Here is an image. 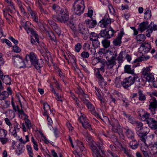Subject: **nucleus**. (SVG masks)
I'll use <instances>...</instances> for the list:
<instances>
[{
	"label": "nucleus",
	"mask_w": 157,
	"mask_h": 157,
	"mask_svg": "<svg viewBox=\"0 0 157 157\" xmlns=\"http://www.w3.org/2000/svg\"><path fill=\"white\" fill-rule=\"evenodd\" d=\"M146 29H147V33L146 34V36L147 37H150L151 34L153 31L157 30V25L152 22L149 24V22L147 21L141 23L138 26V30L142 33Z\"/></svg>",
	"instance_id": "1"
},
{
	"label": "nucleus",
	"mask_w": 157,
	"mask_h": 157,
	"mask_svg": "<svg viewBox=\"0 0 157 157\" xmlns=\"http://www.w3.org/2000/svg\"><path fill=\"white\" fill-rule=\"evenodd\" d=\"M59 14L61 15L58 16L56 15L52 16L54 20L56 21L64 23L69 25L71 27V25H72V21L69 20V15L68 11L66 9Z\"/></svg>",
	"instance_id": "2"
},
{
	"label": "nucleus",
	"mask_w": 157,
	"mask_h": 157,
	"mask_svg": "<svg viewBox=\"0 0 157 157\" xmlns=\"http://www.w3.org/2000/svg\"><path fill=\"white\" fill-rule=\"evenodd\" d=\"M86 141L89 143L90 148L92 152L93 156L101 151L100 147L104 148V147L102 145L96 143L92 139L91 136L86 134L85 135Z\"/></svg>",
	"instance_id": "3"
},
{
	"label": "nucleus",
	"mask_w": 157,
	"mask_h": 157,
	"mask_svg": "<svg viewBox=\"0 0 157 157\" xmlns=\"http://www.w3.org/2000/svg\"><path fill=\"white\" fill-rule=\"evenodd\" d=\"M74 13L77 15H80L83 13L85 7L83 0H76L73 6Z\"/></svg>",
	"instance_id": "4"
},
{
	"label": "nucleus",
	"mask_w": 157,
	"mask_h": 157,
	"mask_svg": "<svg viewBox=\"0 0 157 157\" xmlns=\"http://www.w3.org/2000/svg\"><path fill=\"white\" fill-rule=\"evenodd\" d=\"M33 25L31 23L27 21L26 22L24 26V27L27 33L30 35L31 36H34L35 39L36 41L38 43H39V39L38 35L36 34V32L34 29L32 28Z\"/></svg>",
	"instance_id": "5"
},
{
	"label": "nucleus",
	"mask_w": 157,
	"mask_h": 157,
	"mask_svg": "<svg viewBox=\"0 0 157 157\" xmlns=\"http://www.w3.org/2000/svg\"><path fill=\"white\" fill-rule=\"evenodd\" d=\"M137 129V130L136 131V134L140 138V140L144 143V144H146L145 138L149 132V128L146 127H143L139 129Z\"/></svg>",
	"instance_id": "6"
},
{
	"label": "nucleus",
	"mask_w": 157,
	"mask_h": 157,
	"mask_svg": "<svg viewBox=\"0 0 157 157\" xmlns=\"http://www.w3.org/2000/svg\"><path fill=\"white\" fill-rule=\"evenodd\" d=\"M138 78L137 75H132L128 77L125 78L123 80L122 83V86L124 88L127 89L133 84L135 80Z\"/></svg>",
	"instance_id": "7"
},
{
	"label": "nucleus",
	"mask_w": 157,
	"mask_h": 157,
	"mask_svg": "<svg viewBox=\"0 0 157 157\" xmlns=\"http://www.w3.org/2000/svg\"><path fill=\"white\" fill-rule=\"evenodd\" d=\"M13 59L14 65L18 68H23L26 66L25 63L24 62L22 57L20 56H13Z\"/></svg>",
	"instance_id": "8"
},
{
	"label": "nucleus",
	"mask_w": 157,
	"mask_h": 157,
	"mask_svg": "<svg viewBox=\"0 0 157 157\" xmlns=\"http://www.w3.org/2000/svg\"><path fill=\"white\" fill-rule=\"evenodd\" d=\"M115 60V59H108L107 61H106L104 59H99V60L98 61L97 63L100 62V63L103 64L105 63L106 69L108 70H111L116 64Z\"/></svg>",
	"instance_id": "9"
},
{
	"label": "nucleus",
	"mask_w": 157,
	"mask_h": 157,
	"mask_svg": "<svg viewBox=\"0 0 157 157\" xmlns=\"http://www.w3.org/2000/svg\"><path fill=\"white\" fill-rule=\"evenodd\" d=\"M36 56L33 52H31L28 56H26V67H30L37 60Z\"/></svg>",
	"instance_id": "10"
},
{
	"label": "nucleus",
	"mask_w": 157,
	"mask_h": 157,
	"mask_svg": "<svg viewBox=\"0 0 157 157\" xmlns=\"http://www.w3.org/2000/svg\"><path fill=\"white\" fill-rule=\"evenodd\" d=\"M115 32L112 28L110 27L109 30L104 29L101 30L99 34L100 36L104 38L109 39L113 36Z\"/></svg>",
	"instance_id": "11"
},
{
	"label": "nucleus",
	"mask_w": 157,
	"mask_h": 157,
	"mask_svg": "<svg viewBox=\"0 0 157 157\" xmlns=\"http://www.w3.org/2000/svg\"><path fill=\"white\" fill-rule=\"evenodd\" d=\"M79 119L82 124L83 127L85 129H92L91 125L90 124L89 121L84 116H81Z\"/></svg>",
	"instance_id": "12"
},
{
	"label": "nucleus",
	"mask_w": 157,
	"mask_h": 157,
	"mask_svg": "<svg viewBox=\"0 0 157 157\" xmlns=\"http://www.w3.org/2000/svg\"><path fill=\"white\" fill-rule=\"evenodd\" d=\"M148 109L152 112V114H154L155 109L157 108V101L154 97H151L150 99Z\"/></svg>",
	"instance_id": "13"
},
{
	"label": "nucleus",
	"mask_w": 157,
	"mask_h": 157,
	"mask_svg": "<svg viewBox=\"0 0 157 157\" xmlns=\"http://www.w3.org/2000/svg\"><path fill=\"white\" fill-rule=\"evenodd\" d=\"M44 112L43 113V114L44 116L47 115L48 124H51L53 123L52 121L51 118L49 117L48 114V111L50 109V106L47 102L44 103Z\"/></svg>",
	"instance_id": "14"
},
{
	"label": "nucleus",
	"mask_w": 157,
	"mask_h": 157,
	"mask_svg": "<svg viewBox=\"0 0 157 157\" xmlns=\"http://www.w3.org/2000/svg\"><path fill=\"white\" fill-rule=\"evenodd\" d=\"M111 22L110 18H108L106 16H105L104 18L101 20L99 23V25L102 28H106Z\"/></svg>",
	"instance_id": "15"
},
{
	"label": "nucleus",
	"mask_w": 157,
	"mask_h": 157,
	"mask_svg": "<svg viewBox=\"0 0 157 157\" xmlns=\"http://www.w3.org/2000/svg\"><path fill=\"white\" fill-rule=\"evenodd\" d=\"M140 47L142 48L143 52L146 53L149 52L151 49V44L147 41L142 43Z\"/></svg>",
	"instance_id": "16"
},
{
	"label": "nucleus",
	"mask_w": 157,
	"mask_h": 157,
	"mask_svg": "<svg viewBox=\"0 0 157 157\" xmlns=\"http://www.w3.org/2000/svg\"><path fill=\"white\" fill-rule=\"evenodd\" d=\"M124 33L123 31H121L119 33L118 36L113 41V44L115 46H120L121 43V39L124 35Z\"/></svg>",
	"instance_id": "17"
},
{
	"label": "nucleus",
	"mask_w": 157,
	"mask_h": 157,
	"mask_svg": "<svg viewBox=\"0 0 157 157\" xmlns=\"http://www.w3.org/2000/svg\"><path fill=\"white\" fill-rule=\"evenodd\" d=\"M150 114L147 112H146L143 113L141 118L143 119L144 121H145L149 125L151 124L153 122L155 121V120L151 118H150Z\"/></svg>",
	"instance_id": "18"
},
{
	"label": "nucleus",
	"mask_w": 157,
	"mask_h": 157,
	"mask_svg": "<svg viewBox=\"0 0 157 157\" xmlns=\"http://www.w3.org/2000/svg\"><path fill=\"white\" fill-rule=\"evenodd\" d=\"M105 55L104 57L106 59H115L117 56V53H115L114 55V53L113 52L110 51L109 49H106V51L105 52Z\"/></svg>",
	"instance_id": "19"
},
{
	"label": "nucleus",
	"mask_w": 157,
	"mask_h": 157,
	"mask_svg": "<svg viewBox=\"0 0 157 157\" xmlns=\"http://www.w3.org/2000/svg\"><path fill=\"white\" fill-rule=\"evenodd\" d=\"M124 132L126 136L129 140H132L134 139L135 135L134 132L131 129L125 128Z\"/></svg>",
	"instance_id": "20"
},
{
	"label": "nucleus",
	"mask_w": 157,
	"mask_h": 157,
	"mask_svg": "<svg viewBox=\"0 0 157 157\" xmlns=\"http://www.w3.org/2000/svg\"><path fill=\"white\" fill-rule=\"evenodd\" d=\"M44 64V61L42 59H37L33 65L35 67V68L38 70L39 72H40L41 70L40 68L42 67Z\"/></svg>",
	"instance_id": "21"
},
{
	"label": "nucleus",
	"mask_w": 157,
	"mask_h": 157,
	"mask_svg": "<svg viewBox=\"0 0 157 157\" xmlns=\"http://www.w3.org/2000/svg\"><path fill=\"white\" fill-rule=\"evenodd\" d=\"M3 15L8 23L10 24L12 23V16L8 13L7 10L4 9L3 10Z\"/></svg>",
	"instance_id": "22"
},
{
	"label": "nucleus",
	"mask_w": 157,
	"mask_h": 157,
	"mask_svg": "<svg viewBox=\"0 0 157 157\" xmlns=\"http://www.w3.org/2000/svg\"><path fill=\"white\" fill-rule=\"evenodd\" d=\"M85 23L87 26L90 28H94L97 25V21L95 20L90 19H86Z\"/></svg>",
	"instance_id": "23"
},
{
	"label": "nucleus",
	"mask_w": 157,
	"mask_h": 157,
	"mask_svg": "<svg viewBox=\"0 0 157 157\" xmlns=\"http://www.w3.org/2000/svg\"><path fill=\"white\" fill-rule=\"evenodd\" d=\"M112 129L115 133H117L120 136H123L122 130L119 124L117 125L113 126Z\"/></svg>",
	"instance_id": "24"
},
{
	"label": "nucleus",
	"mask_w": 157,
	"mask_h": 157,
	"mask_svg": "<svg viewBox=\"0 0 157 157\" xmlns=\"http://www.w3.org/2000/svg\"><path fill=\"white\" fill-rule=\"evenodd\" d=\"M52 10H53L56 13L59 14L66 9L61 8L59 5L56 4H53L52 6Z\"/></svg>",
	"instance_id": "25"
},
{
	"label": "nucleus",
	"mask_w": 157,
	"mask_h": 157,
	"mask_svg": "<svg viewBox=\"0 0 157 157\" xmlns=\"http://www.w3.org/2000/svg\"><path fill=\"white\" fill-rule=\"evenodd\" d=\"M78 30L80 33L82 34H86L89 33V32L87 29H85L84 26L82 24L78 25Z\"/></svg>",
	"instance_id": "26"
},
{
	"label": "nucleus",
	"mask_w": 157,
	"mask_h": 157,
	"mask_svg": "<svg viewBox=\"0 0 157 157\" xmlns=\"http://www.w3.org/2000/svg\"><path fill=\"white\" fill-rule=\"evenodd\" d=\"M124 71L125 73L130 74L132 75H136L134 74V69L131 68V66L130 65H126L124 67Z\"/></svg>",
	"instance_id": "27"
},
{
	"label": "nucleus",
	"mask_w": 157,
	"mask_h": 157,
	"mask_svg": "<svg viewBox=\"0 0 157 157\" xmlns=\"http://www.w3.org/2000/svg\"><path fill=\"white\" fill-rule=\"evenodd\" d=\"M146 39L145 36L144 34H140L137 35L136 37V39L137 42H140V44H142L145 41Z\"/></svg>",
	"instance_id": "28"
},
{
	"label": "nucleus",
	"mask_w": 157,
	"mask_h": 157,
	"mask_svg": "<svg viewBox=\"0 0 157 157\" xmlns=\"http://www.w3.org/2000/svg\"><path fill=\"white\" fill-rule=\"evenodd\" d=\"M100 148L101 151L93 156V157H105V151L102 147Z\"/></svg>",
	"instance_id": "29"
},
{
	"label": "nucleus",
	"mask_w": 157,
	"mask_h": 157,
	"mask_svg": "<svg viewBox=\"0 0 157 157\" xmlns=\"http://www.w3.org/2000/svg\"><path fill=\"white\" fill-rule=\"evenodd\" d=\"M150 67H151V66H149L146 67H144L143 68L142 74L143 77L151 73L150 72L151 70L150 69Z\"/></svg>",
	"instance_id": "30"
},
{
	"label": "nucleus",
	"mask_w": 157,
	"mask_h": 157,
	"mask_svg": "<svg viewBox=\"0 0 157 157\" xmlns=\"http://www.w3.org/2000/svg\"><path fill=\"white\" fill-rule=\"evenodd\" d=\"M12 104L13 109L15 111H17L21 115H25V113L23 110L22 109H19V106L18 105H17L16 107L15 106V104L13 101H12Z\"/></svg>",
	"instance_id": "31"
},
{
	"label": "nucleus",
	"mask_w": 157,
	"mask_h": 157,
	"mask_svg": "<svg viewBox=\"0 0 157 157\" xmlns=\"http://www.w3.org/2000/svg\"><path fill=\"white\" fill-rule=\"evenodd\" d=\"M143 78L148 82H151L154 79L153 75L151 73L143 77Z\"/></svg>",
	"instance_id": "32"
},
{
	"label": "nucleus",
	"mask_w": 157,
	"mask_h": 157,
	"mask_svg": "<svg viewBox=\"0 0 157 157\" xmlns=\"http://www.w3.org/2000/svg\"><path fill=\"white\" fill-rule=\"evenodd\" d=\"M144 14V18L146 19H149L150 18L151 16V11L149 8H146L145 9Z\"/></svg>",
	"instance_id": "33"
},
{
	"label": "nucleus",
	"mask_w": 157,
	"mask_h": 157,
	"mask_svg": "<svg viewBox=\"0 0 157 157\" xmlns=\"http://www.w3.org/2000/svg\"><path fill=\"white\" fill-rule=\"evenodd\" d=\"M145 146V147H141V150L143 152V154L144 157H151L149 156L148 152L146 151L148 148V146L147 144H144Z\"/></svg>",
	"instance_id": "34"
},
{
	"label": "nucleus",
	"mask_w": 157,
	"mask_h": 157,
	"mask_svg": "<svg viewBox=\"0 0 157 157\" xmlns=\"http://www.w3.org/2000/svg\"><path fill=\"white\" fill-rule=\"evenodd\" d=\"M129 146L132 149H135L137 148L138 144L136 142V140L134 139L132 140V141H130Z\"/></svg>",
	"instance_id": "35"
},
{
	"label": "nucleus",
	"mask_w": 157,
	"mask_h": 157,
	"mask_svg": "<svg viewBox=\"0 0 157 157\" xmlns=\"http://www.w3.org/2000/svg\"><path fill=\"white\" fill-rule=\"evenodd\" d=\"M125 53L121 51L118 55V56L117 58V60L118 61L119 63L121 64L123 61V56H124Z\"/></svg>",
	"instance_id": "36"
},
{
	"label": "nucleus",
	"mask_w": 157,
	"mask_h": 157,
	"mask_svg": "<svg viewBox=\"0 0 157 157\" xmlns=\"http://www.w3.org/2000/svg\"><path fill=\"white\" fill-rule=\"evenodd\" d=\"M122 81H121V77L118 76L116 77L115 80V83L116 86L119 88L122 85Z\"/></svg>",
	"instance_id": "37"
},
{
	"label": "nucleus",
	"mask_w": 157,
	"mask_h": 157,
	"mask_svg": "<svg viewBox=\"0 0 157 157\" xmlns=\"http://www.w3.org/2000/svg\"><path fill=\"white\" fill-rule=\"evenodd\" d=\"M3 82L6 84H10L11 83V79L8 75H5L2 79Z\"/></svg>",
	"instance_id": "38"
},
{
	"label": "nucleus",
	"mask_w": 157,
	"mask_h": 157,
	"mask_svg": "<svg viewBox=\"0 0 157 157\" xmlns=\"http://www.w3.org/2000/svg\"><path fill=\"white\" fill-rule=\"evenodd\" d=\"M79 97L84 103H87V102L89 101L88 96V95L86 94H80Z\"/></svg>",
	"instance_id": "39"
},
{
	"label": "nucleus",
	"mask_w": 157,
	"mask_h": 157,
	"mask_svg": "<svg viewBox=\"0 0 157 157\" xmlns=\"http://www.w3.org/2000/svg\"><path fill=\"white\" fill-rule=\"evenodd\" d=\"M132 124H133L134 126H136V127L135 128V130L136 131L137 130V128L139 129L140 128L143 127V124L141 122L138 121H135Z\"/></svg>",
	"instance_id": "40"
},
{
	"label": "nucleus",
	"mask_w": 157,
	"mask_h": 157,
	"mask_svg": "<svg viewBox=\"0 0 157 157\" xmlns=\"http://www.w3.org/2000/svg\"><path fill=\"white\" fill-rule=\"evenodd\" d=\"M97 78L98 79L99 83L101 86H105L107 84L106 82L105 81L104 78L101 75L98 76Z\"/></svg>",
	"instance_id": "41"
},
{
	"label": "nucleus",
	"mask_w": 157,
	"mask_h": 157,
	"mask_svg": "<svg viewBox=\"0 0 157 157\" xmlns=\"http://www.w3.org/2000/svg\"><path fill=\"white\" fill-rule=\"evenodd\" d=\"M139 94V99L140 101H144L146 99V97L145 95L143 94V92L140 90H139L138 92Z\"/></svg>",
	"instance_id": "42"
},
{
	"label": "nucleus",
	"mask_w": 157,
	"mask_h": 157,
	"mask_svg": "<svg viewBox=\"0 0 157 157\" xmlns=\"http://www.w3.org/2000/svg\"><path fill=\"white\" fill-rule=\"evenodd\" d=\"M98 38V35L94 32H91L90 36V40L92 41L97 40Z\"/></svg>",
	"instance_id": "43"
},
{
	"label": "nucleus",
	"mask_w": 157,
	"mask_h": 157,
	"mask_svg": "<svg viewBox=\"0 0 157 157\" xmlns=\"http://www.w3.org/2000/svg\"><path fill=\"white\" fill-rule=\"evenodd\" d=\"M38 4L40 11L42 14H48V12L43 8L41 3H38Z\"/></svg>",
	"instance_id": "44"
},
{
	"label": "nucleus",
	"mask_w": 157,
	"mask_h": 157,
	"mask_svg": "<svg viewBox=\"0 0 157 157\" xmlns=\"http://www.w3.org/2000/svg\"><path fill=\"white\" fill-rule=\"evenodd\" d=\"M9 95L6 91H3L0 94V100H4L7 98Z\"/></svg>",
	"instance_id": "45"
},
{
	"label": "nucleus",
	"mask_w": 157,
	"mask_h": 157,
	"mask_svg": "<svg viewBox=\"0 0 157 157\" xmlns=\"http://www.w3.org/2000/svg\"><path fill=\"white\" fill-rule=\"evenodd\" d=\"M27 149L30 157H33V153L32 148L30 145H26Z\"/></svg>",
	"instance_id": "46"
},
{
	"label": "nucleus",
	"mask_w": 157,
	"mask_h": 157,
	"mask_svg": "<svg viewBox=\"0 0 157 157\" xmlns=\"http://www.w3.org/2000/svg\"><path fill=\"white\" fill-rule=\"evenodd\" d=\"M103 46L105 48L108 47L110 44V42L109 40L107 39H104L102 40L101 42Z\"/></svg>",
	"instance_id": "47"
},
{
	"label": "nucleus",
	"mask_w": 157,
	"mask_h": 157,
	"mask_svg": "<svg viewBox=\"0 0 157 157\" xmlns=\"http://www.w3.org/2000/svg\"><path fill=\"white\" fill-rule=\"evenodd\" d=\"M151 153L154 156H157V149L153 144L151 147Z\"/></svg>",
	"instance_id": "48"
},
{
	"label": "nucleus",
	"mask_w": 157,
	"mask_h": 157,
	"mask_svg": "<svg viewBox=\"0 0 157 157\" xmlns=\"http://www.w3.org/2000/svg\"><path fill=\"white\" fill-rule=\"evenodd\" d=\"M7 132L5 130L0 128V138L5 137L7 134Z\"/></svg>",
	"instance_id": "49"
},
{
	"label": "nucleus",
	"mask_w": 157,
	"mask_h": 157,
	"mask_svg": "<svg viewBox=\"0 0 157 157\" xmlns=\"http://www.w3.org/2000/svg\"><path fill=\"white\" fill-rule=\"evenodd\" d=\"M106 49L104 48H100L99 49L98 52L96 54H98L99 56H104Z\"/></svg>",
	"instance_id": "50"
},
{
	"label": "nucleus",
	"mask_w": 157,
	"mask_h": 157,
	"mask_svg": "<svg viewBox=\"0 0 157 157\" xmlns=\"http://www.w3.org/2000/svg\"><path fill=\"white\" fill-rule=\"evenodd\" d=\"M29 15L31 16V17L34 21H35L38 24H39V20L38 18H36V17L35 13H33V11L29 13Z\"/></svg>",
	"instance_id": "51"
},
{
	"label": "nucleus",
	"mask_w": 157,
	"mask_h": 157,
	"mask_svg": "<svg viewBox=\"0 0 157 157\" xmlns=\"http://www.w3.org/2000/svg\"><path fill=\"white\" fill-rule=\"evenodd\" d=\"M150 58V56H146L143 57H141L136 59L135 61L136 62H140L142 61L146 60Z\"/></svg>",
	"instance_id": "52"
},
{
	"label": "nucleus",
	"mask_w": 157,
	"mask_h": 157,
	"mask_svg": "<svg viewBox=\"0 0 157 157\" xmlns=\"http://www.w3.org/2000/svg\"><path fill=\"white\" fill-rule=\"evenodd\" d=\"M110 122V124L112 127L118 125L119 122L118 121L114 119H112Z\"/></svg>",
	"instance_id": "53"
},
{
	"label": "nucleus",
	"mask_w": 157,
	"mask_h": 157,
	"mask_svg": "<svg viewBox=\"0 0 157 157\" xmlns=\"http://www.w3.org/2000/svg\"><path fill=\"white\" fill-rule=\"evenodd\" d=\"M157 121H156L155 120V121L153 122L151 124H150L149 126V127L151 128H153L155 130V131L157 133Z\"/></svg>",
	"instance_id": "54"
},
{
	"label": "nucleus",
	"mask_w": 157,
	"mask_h": 157,
	"mask_svg": "<svg viewBox=\"0 0 157 157\" xmlns=\"http://www.w3.org/2000/svg\"><path fill=\"white\" fill-rule=\"evenodd\" d=\"M92 43L93 46L95 48H97L99 47L100 43L99 42L98 40V39L92 41Z\"/></svg>",
	"instance_id": "55"
},
{
	"label": "nucleus",
	"mask_w": 157,
	"mask_h": 157,
	"mask_svg": "<svg viewBox=\"0 0 157 157\" xmlns=\"http://www.w3.org/2000/svg\"><path fill=\"white\" fill-rule=\"evenodd\" d=\"M82 45L80 43H78L75 46V52H78L82 48Z\"/></svg>",
	"instance_id": "56"
},
{
	"label": "nucleus",
	"mask_w": 157,
	"mask_h": 157,
	"mask_svg": "<svg viewBox=\"0 0 157 157\" xmlns=\"http://www.w3.org/2000/svg\"><path fill=\"white\" fill-rule=\"evenodd\" d=\"M25 123L26 124V125L27 127L28 128L29 130H30L32 127V125L30 121L28 119L26 118L25 119Z\"/></svg>",
	"instance_id": "57"
},
{
	"label": "nucleus",
	"mask_w": 157,
	"mask_h": 157,
	"mask_svg": "<svg viewBox=\"0 0 157 157\" xmlns=\"http://www.w3.org/2000/svg\"><path fill=\"white\" fill-rule=\"evenodd\" d=\"M87 102V103H85V104L86 105L87 107L90 111H92L94 113V107L90 103L89 101Z\"/></svg>",
	"instance_id": "58"
},
{
	"label": "nucleus",
	"mask_w": 157,
	"mask_h": 157,
	"mask_svg": "<svg viewBox=\"0 0 157 157\" xmlns=\"http://www.w3.org/2000/svg\"><path fill=\"white\" fill-rule=\"evenodd\" d=\"M108 6L109 10L111 14H113L115 12V10L113 8V6L111 4L109 3Z\"/></svg>",
	"instance_id": "59"
},
{
	"label": "nucleus",
	"mask_w": 157,
	"mask_h": 157,
	"mask_svg": "<svg viewBox=\"0 0 157 157\" xmlns=\"http://www.w3.org/2000/svg\"><path fill=\"white\" fill-rule=\"evenodd\" d=\"M81 56L83 58H87L89 56V54L88 52L84 51L81 53Z\"/></svg>",
	"instance_id": "60"
},
{
	"label": "nucleus",
	"mask_w": 157,
	"mask_h": 157,
	"mask_svg": "<svg viewBox=\"0 0 157 157\" xmlns=\"http://www.w3.org/2000/svg\"><path fill=\"white\" fill-rule=\"evenodd\" d=\"M18 5L19 6V8L23 15L26 16L27 14L25 12V10L23 7L21 5V2H18Z\"/></svg>",
	"instance_id": "61"
},
{
	"label": "nucleus",
	"mask_w": 157,
	"mask_h": 157,
	"mask_svg": "<svg viewBox=\"0 0 157 157\" xmlns=\"http://www.w3.org/2000/svg\"><path fill=\"white\" fill-rule=\"evenodd\" d=\"M24 151V147L23 146L21 148H18L16 150V152L18 155H20L21 153H23Z\"/></svg>",
	"instance_id": "62"
},
{
	"label": "nucleus",
	"mask_w": 157,
	"mask_h": 157,
	"mask_svg": "<svg viewBox=\"0 0 157 157\" xmlns=\"http://www.w3.org/2000/svg\"><path fill=\"white\" fill-rule=\"evenodd\" d=\"M78 147H79L81 151H82L84 149V147L83 145V143L81 141H78L77 143Z\"/></svg>",
	"instance_id": "63"
},
{
	"label": "nucleus",
	"mask_w": 157,
	"mask_h": 157,
	"mask_svg": "<svg viewBox=\"0 0 157 157\" xmlns=\"http://www.w3.org/2000/svg\"><path fill=\"white\" fill-rule=\"evenodd\" d=\"M13 50L14 52L17 53L21 51V49L16 45L13 46Z\"/></svg>",
	"instance_id": "64"
}]
</instances>
